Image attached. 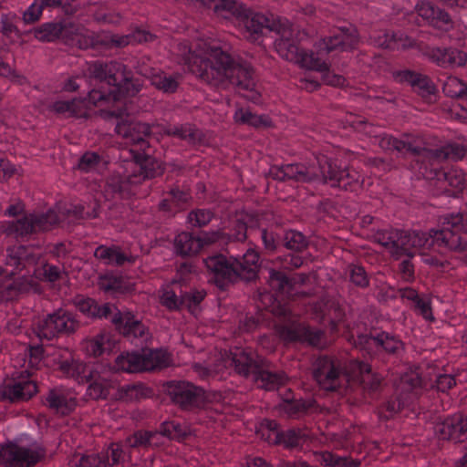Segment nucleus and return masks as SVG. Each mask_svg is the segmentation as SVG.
Instances as JSON below:
<instances>
[{"mask_svg": "<svg viewBox=\"0 0 467 467\" xmlns=\"http://www.w3.org/2000/svg\"><path fill=\"white\" fill-rule=\"evenodd\" d=\"M105 164L106 162L98 153L88 151L79 159L78 168L86 172L100 171L104 169Z\"/></svg>", "mask_w": 467, "mask_h": 467, "instance_id": "44", "label": "nucleus"}, {"mask_svg": "<svg viewBox=\"0 0 467 467\" xmlns=\"http://www.w3.org/2000/svg\"><path fill=\"white\" fill-rule=\"evenodd\" d=\"M112 323L119 333L123 334L136 345L147 339V329L139 320L134 318L131 312H118L112 317Z\"/></svg>", "mask_w": 467, "mask_h": 467, "instance_id": "23", "label": "nucleus"}, {"mask_svg": "<svg viewBox=\"0 0 467 467\" xmlns=\"http://www.w3.org/2000/svg\"><path fill=\"white\" fill-rule=\"evenodd\" d=\"M370 39L375 46L390 50H403L414 45L413 39L401 31L381 30L373 33Z\"/></svg>", "mask_w": 467, "mask_h": 467, "instance_id": "27", "label": "nucleus"}, {"mask_svg": "<svg viewBox=\"0 0 467 467\" xmlns=\"http://www.w3.org/2000/svg\"><path fill=\"white\" fill-rule=\"evenodd\" d=\"M431 59L442 67L467 65V54L451 47H436L430 52Z\"/></svg>", "mask_w": 467, "mask_h": 467, "instance_id": "30", "label": "nucleus"}, {"mask_svg": "<svg viewBox=\"0 0 467 467\" xmlns=\"http://www.w3.org/2000/svg\"><path fill=\"white\" fill-rule=\"evenodd\" d=\"M71 463L78 467H107L103 452L76 455Z\"/></svg>", "mask_w": 467, "mask_h": 467, "instance_id": "47", "label": "nucleus"}, {"mask_svg": "<svg viewBox=\"0 0 467 467\" xmlns=\"http://www.w3.org/2000/svg\"><path fill=\"white\" fill-rule=\"evenodd\" d=\"M166 389L171 400L183 410H191L204 407L205 402L209 400L203 389L189 381H171Z\"/></svg>", "mask_w": 467, "mask_h": 467, "instance_id": "17", "label": "nucleus"}, {"mask_svg": "<svg viewBox=\"0 0 467 467\" xmlns=\"http://www.w3.org/2000/svg\"><path fill=\"white\" fill-rule=\"evenodd\" d=\"M275 444L282 445L287 449H298L307 442L309 435L302 429H288L282 431L281 434H275Z\"/></svg>", "mask_w": 467, "mask_h": 467, "instance_id": "33", "label": "nucleus"}, {"mask_svg": "<svg viewBox=\"0 0 467 467\" xmlns=\"http://www.w3.org/2000/svg\"><path fill=\"white\" fill-rule=\"evenodd\" d=\"M434 431L441 440L462 442L467 439V415L449 416L435 425Z\"/></svg>", "mask_w": 467, "mask_h": 467, "instance_id": "22", "label": "nucleus"}, {"mask_svg": "<svg viewBox=\"0 0 467 467\" xmlns=\"http://www.w3.org/2000/svg\"><path fill=\"white\" fill-rule=\"evenodd\" d=\"M355 345L369 356L384 351L388 354H397L402 349V342L388 332L376 335L361 334L355 340Z\"/></svg>", "mask_w": 467, "mask_h": 467, "instance_id": "18", "label": "nucleus"}, {"mask_svg": "<svg viewBox=\"0 0 467 467\" xmlns=\"http://www.w3.org/2000/svg\"><path fill=\"white\" fill-rule=\"evenodd\" d=\"M376 243L392 255H406L399 265L401 278L414 279V268L410 260L420 249H431L440 254L467 251V212L451 213L443 216L438 228L429 232L418 230L381 229L373 234Z\"/></svg>", "mask_w": 467, "mask_h": 467, "instance_id": "4", "label": "nucleus"}, {"mask_svg": "<svg viewBox=\"0 0 467 467\" xmlns=\"http://www.w3.org/2000/svg\"><path fill=\"white\" fill-rule=\"evenodd\" d=\"M88 70L96 87L88 91L85 103L115 118L116 132L130 146L120 151L119 163L105 182V192L112 197L129 198L134 194L135 186L162 172L161 163L145 152L149 147V127L132 117L138 110L133 98L141 85L126 73V67L120 62L96 61Z\"/></svg>", "mask_w": 467, "mask_h": 467, "instance_id": "1", "label": "nucleus"}, {"mask_svg": "<svg viewBox=\"0 0 467 467\" xmlns=\"http://www.w3.org/2000/svg\"><path fill=\"white\" fill-rule=\"evenodd\" d=\"M169 353L162 348L147 349L141 353L123 352L115 360V368L124 372L134 373L144 370L162 369L171 365Z\"/></svg>", "mask_w": 467, "mask_h": 467, "instance_id": "14", "label": "nucleus"}, {"mask_svg": "<svg viewBox=\"0 0 467 467\" xmlns=\"http://www.w3.org/2000/svg\"><path fill=\"white\" fill-rule=\"evenodd\" d=\"M43 5H40L38 0L35 2L24 12L23 19L25 23L31 24L36 22L43 11Z\"/></svg>", "mask_w": 467, "mask_h": 467, "instance_id": "56", "label": "nucleus"}, {"mask_svg": "<svg viewBox=\"0 0 467 467\" xmlns=\"http://www.w3.org/2000/svg\"><path fill=\"white\" fill-rule=\"evenodd\" d=\"M277 331L280 337L286 342H307L315 347L321 346L324 335L320 329L312 328L296 321L279 326Z\"/></svg>", "mask_w": 467, "mask_h": 467, "instance_id": "19", "label": "nucleus"}, {"mask_svg": "<svg viewBox=\"0 0 467 467\" xmlns=\"http://www.w3.org/2000/svg\"><path fill=\"white\" fill-rule=\"evenodd\" d=\"M269 175L281 182L327 184L349 191H354L360 180L358 171L338 165L337 161L324 154H316L305 163L274 165L269 169Z\"/></svg>", "mask_w": 467, "mask_h": 467, "instance_id": "6", "label": "nucleus"}, {"mask_svg": "<svg viewBox=\"0 0 467 467\" xmlns=\"http://www.w3.org/2000/svg\"><path fill=\"white\" fill-rule=\"evenodd\" d=\"M282 246L288 250L301 252L307 247L306 237L295 230L285 231L281 237Z\"/></svg>", "mask_w": 467, "mask_h": 467, "instance_id": "42", "label": "nucleus"}, {"mask_svg": "<svg viewBox=\"0 0 467 467\" xmlns=\"http://www.w3.org/2000/svg\"><path fill=\"white\" fill-rule=\"evenodd\" d=\"M393 77L397 82L410 86L412 90L423 99L429 98L435 92V86L432 81L420 73L403 69L396 71Z\"/></svg>", "mask_w": 467, "mask_h": 467, "instance_id": "25", "label": "nucleus"}, {"mask_svg": "<svg viewBox=\"0 0 467 467\" xmlns=\"http://www.w3.org/2000/svg\"><path fill=\"white\" fill-rule=\"evenodd\" d=\"M0 77L8 78L12 80H18L21 76L18 75L7 63L0 57Z\"/></svg>", "mask_w": 467, "mask_h": 467, "instance_id": "62", "label": "nucleus"}, {"mask_svg": "<svg viewBox=\"0 0 467 467\" xmlns=\"http://www.w3.org/2000/svg\"><path fill=\"white\" fill-rule=\"evenodd\" d=\"M81 310L83 312H87L88 315L93 317H98L99 318H107L110 319L112 322V317L118 312H121L117 309V307L110 304H103L98 305L93 300L88 299L81 306Z\"/></svg>", "mask_w": 467, "mask_h": 467, "instance_id": "40", "label": "nucleus"}, {"mask_svg": "<svg viewBox=\"0 0 467 467\" xmlns=\"http://www.w3.org/2000/svg\"><path fill=\"white\" fill-rule=\"evenodd\" d=\"M311 401L304 400H296L293 394L289 392L280 403V410L289 418L297 419L302 417L311 407Z\"/></svg>", "mask_w": 467, "mask_h": 467, "instance_id": "36", "label": "nucleus"}, {"mask_svg": "<svg viewBox=\"0 0 467 467\" xmlns=\"http://www.w3.org/2000/svg\"><path fill=\"white\" fill-rule=\"evenodd\" d=\"M313 377L318 386L327 391H341L350 382L359 384L364 389L376 391L382 380L366 362L352 358L343 367L338 358L327 355L319 356L316 359Z\"/></svg>", "mask_w": 467, "mask_h": 467, "instance_id": "7", "label": "nucleus"}, {"mask_svg": "<svg viewBox=\"0 0 467 467\" xmlns=\"http://www.w3.org/2000/svg\"><path fill=\"white\" fill-rule=\"evenodd\" d=\"M318 461L330 467H358L360 464L358 460H353L346 455L339 456L327 451L320 452Z\"/></svg>", "mask_w": 467, "mask_h": 467, "instance_id": "41", "label": "nucleus"}, {"mask_svg": "<svg viewBox=\"0 0 467 467\" xmlns=\"http://www.w3.org/2000/svg\"><path fill=\"white\" fill-rule=\"evenodd\" d=\"M98 285L107 296H118L130 289L129 282L124 276L114 271H107L99 276Z\"/></svg>", "mask_w": 467, "mask_h": 467, "instance_id": "31", "label": "nucleus"}, {"mask_svg": "<svg viewBox=\"0 0 467 467\" xmlns=\"http://www.w3.org/2000/svg\"><path fill=\"white\" fill-rule=\"evenodd\" d=\"M150 431H138L126 440L130 448H150Z\"/></svg>", "mask_w": 467, "mask_h": 467, "instance_id": "54", "label": "nucleus"}, {"mask_svg": "<svg viewBox=\"0 0 467 467\" xmlns=\"http://www.w3.org/2000/svg\"><path fill=\"white\" fill-rule=\"evenodd\" d=\"M182 60L190 70L208 84L218 88L234 86L253 103L260 102L255 73L247 62H236L217 42L200 40L182 47Z\"/></svg>", "mask_w": 467, "mask_h": 467, "instance_id": "5", "label": "nucleus"}, {"mask_svg": "<svg viewBox=\"0 0 467 467\" xmlns=\"http://www.w3.org/2000/svg\"><path fill=\"white\" fill-rule=\"evenodd\" d=\"M415 9L420 17L435 27L446 30L451 26V16L430 1L419 2Z\"/></svg>", "mask_w": 467, "mask_h": 467, "instance_id": "28", "label": "nucleus"}, {"mask_svg": "<svg viewBox=\"0 0 467 467\" xmlns=\"http://www.w3.org/2000/svg\"><path fill=\"white\" fill-rule=\"evenodd\" d=\"M415 309L422 317L428 321L434 320L431 310V300L429 296L422 295L416 302L413 303Z\"/></svg>", "mask_w": 467, "mask_h": 467, "instance_id": "53", "label": "nucleus"}, {"mask_svg": "<svg viewBox=\"0 0 467 467\" xmlns=\"http://www.w3.org/2000/svg\"><path fill=\"white\" fill-rule=\"evenodd\" d=\"M351 433L348 431H342L333 435V443L335 448L348 450L351 447Z\"/></svg>", "mask_w": 467, "mask_h": 467, "instance_id": "58", "label": "nucleus"}, {"mask_svg": "<svg viewBox=\"0 0 467 467\" xmlns=\"http://www.w3.org/2000/svg\"><path fill=\"white\" fill-rule=\"evenodd\" d=\"M435 383L438 390L445 392L455 386L456 380L451 375L441 374L437 376Z\"/></svg>", "mask_w": 467, "mask_h": 467, "instance_id": "60", "label": "nucleus"}, {"mask_svg": "<svg viewBox=\"0 0 467 467\" xmlns=\"http://www.w3.org/2000/svg\"><path fill=\"white\" fill-rule=\"evenodd\" d=\"M86 2L81 0H60V12L66 15L81 16L84 13L93 16V18L101 23H112L109 16L104 11L102 6L96 5H88L84 8Z\"/></svg>", "mask_w": 467, "mask_h": 467, "instance_id": "26", "label": "nucleus"}, {"mask_svg": "<svg viewBox=\"0 0 467 467\" xmlns=\"http://www.w3.org/2000/svg\"><path fill=\"white\" fill-rule=\"evenodd\" d=\"M194 267L191 263H182L173 279L171 285L162 289L160 296L161 303L169 310H180L187 308L194 313L206 293L203 289H196L191 286Z\"/></svg>", "mask_w": 467, "mask_h": 467, "instance_id": "12", "label": "nucleus"}, {"mask_svg": "<svg viewBox=\"0 0 467 467\" xmlns=\"http://www.w3.org/2000/svg\"><path fill=\"white\" fill-rule=\"evenodd\" d=\"M62 376L73 378L78 383H89L87 395L93 400L106 399L109 395V383L107 380L94 373L91 367L78 360L71 362L60 360V378Z\"/></svg>", "mask_w": 467, "mask_h": 467, "instance_id": "15", "label": "nucleus"}, {"mask_svg": "<svg viewBox=\"0 0 467 467\" xmlns=\"http://www.w3.org/2000/svg\"><path fill=\"white\" fill-rule=\"evenodd\" d=\"M268 283L276 294L290 296L292 293L293 282L285 272L271 269Z\"/></svg>", "mask_w": 467, "mask_h": 467, "instance_id": "38", "label": "nucleus"}, {"mask_svg": "<svg viewBox=\"0 0 467 467\" xmlns=\"http://www.w3.org/2000/svg\"><path fill=\"white\" fill-rule=\"evenodd\" d=\"M15 171V167L8 161L0 160V182L8 180Z\"/></svg>", "mask_w": 467, "mask_h": 467, "instance_id": "61", "label": "nucleus"}, {"mask_svg": "<svg viewBox=\"0 0 467 467\" xmlns=\"http://www.w3.org/2000/svg\"><path fill=\"white\" fill-rule=\"evenodd\" d=\"M31 290L36 293L39 292L37 283L33 279H27L26 277L19 278L1 286V294L6 300H14L18 296L28 293Z\"/></svg>", "mask_w": 467, "mask_h": 467, "instance_id": "34", "label": "nucleus"}, {"mask_svg": "<svg viewBox=\"0 0 467 467\" xmlns=\"http://www.w3.org/2000/svg\"><path fill=\"white\" fill-rule=\"evenodd\" d=\"M137 72L149 78L150 84L163 93H174L179 87L180 74H170L161 71L150 65H147L144 59L139 63Z\"/></svg>", "mask_w": 467, "mask_h": 467, "instance_id": "21", "label": "nucleus"}, {"mask_svg": "<svg viewBox=\"0 0 467 467\" xmlns=\"http://www.w3.org/2000/svg\"><path fill=\"white\" fill-rule=\"evenodd\" d=\"M247 226L244 220L234 216L219 231L204 232L202 236L182 232L174 239L175 252L182 256L197 254L205 244L244 242L246 239Z\"/></svg>", "mask_w": 467, "mask_h": 467, "instance_id": "11", "label": "nucleus"}, {"mask_svg": "<svg viewBox=\"0 0 467 467\" xmlns=\"http://www.w3.org/2000/svg\"><path fill=\"white\" fill-rule=\"evenodd\" d=\"M422 391L421 379L414 373L400 377L396 386L395 395L389 398L378 410L381 420H389L400 411L411 408Z\"/></svg>", "mask_w": 467, "mask_h": 467, "instance_id": "13", "label": "nucleus"}, {"mask_svg": "<svg viewBox=\"0 0 467 467\" xmlns=\"http://www.w3.org/2000/svg\"><path fill=\"white\" fill-rule=\"evenodd\" d=\"M209 281L219 289L224 290L239 279L253 281L259 270V254L248 249L243 255L226 257L215 254L203 259Z\"/></svg>", "mask_w": 467, "mask_h": 467, "instance_id": "8", "label": "nucleus"}, {"mask_svg": "<svg viewBox=\"0 0 467 467\" xmlns=\"http://www.w3.org/2000/svg\"><path fill=\"white\" fill-rule=\"evenodd\" d=\"M161 431L170 440H183L190 431L185 425L176 421H164L161 423Z\"/></svg>", "mask_w": 467, "mask_h": 467, "instance_id": "45", "label": "nucleus"}, {"mask_svg": "<svg viewBox=\"0 0 467 467\" xmlns=\"http://www.w3.org/2000/svg\"><path fill=\"white\" fill-rule=\"evenodd\" d=\"M96 258L101 260L106 265L120 266L125 264H133L136 257L126 254L119 246L99 245L94 252Z\"/></svg>", "mask_w": 467, "mask_h": 467, "instance_id": "32", "label": "nucleus"}, {"mask_svg": "<svg viewBox=\"0 0 467 467\" xmlns=\"http://www.w3.org/2000/svg\"><path fill=\"white\" fill-rule=\"evenodd\" d=\"M261 427L263 429H265L267 433H264L262 434L263 438H265V440H267L269 442H273L275 443V434H281V431H279L278 430V424L275 420H264L262 424H261Z\"/></svg>", "mask_w": 467, "mask_h": 467, "instance_id": "57", "label": "nucleus"}, {"mask_svg": "<svg viewBox=\"0 0 467 467\" xmlns=\"http://www.w3.org/2000/svg\"><path fill=\"white\" fill-rule=\"evenodd\" d=\"M372 142L387 152H397L411 158V169L426 180L436 181L441 192L458 197L467 190V173L459 167L444 171V161H458L467 154V148L460 142H447L437 149H426L421 139L405 133L396 138L386 132L376 133Z\"/></svg>", "mask_w": 467, "mask_h": 467, "instance_id": "3", "label": "nucleus"}, {"mask_svg": "<svg viewBox=\"0 0 467 467\" xmlns=\"http://www.w3.org/2000/svg\"><path fill=\"white\" fill-rule=\"evenodd\" d=\"M234 121L239 124H246L254 128L266 127L270 121L266 116L256 115L249 109L240 108L234 115Z\"/></svg>", "mask_w": 467, "mask_h": 467, "instance_id": "39", "label": "nucleus"}, {"mask_svg": "<svg viewBox=\"0 0 467 467\" xmlns=\"http://www.w3.org/2000/svg\"><path fill=\"white\" fill-rule=\"evenodd\" d=\"M86 214H88V213H86L84 207L80 205H77L72 209L67 210V217L68 218L69 223L82 219Z\"/></svg>", "mask_w": 467, "mask_h": 467, "instance_id": "63", "label": "nucleus"}, {"mask_svg": "<svg viewBox=\"0 0 467 467\" xmlns=\"http://www.w3.org/2000/svg\"><path fill=\"white\" fill-rule=\"evenodd\" d=\"M193 371L202 379L215 378L220 370L219 368H209L201 363H195L192 366Z\"/></svg>", "mask_w": 467, "mask_h": 467, "instance_id": "59", "label": "nucleus"}, {"mask_svg": "<svg viewBox=\"0 0 467 467\" xmlns=\"http://www.w3.org/2000/svg\"><path fill=\"white\" fill-rule=\"evenodd\" d=\"M160 130L167 135L174 136L189 143H196L200 140V132L190 124L180 126H160Z\"/></svg>", "mask_w": 467, "mask_h": 467, "instance_id": "37", "label": "nucleus"}, {"mask_svg": "<svg viewBox=\"0 0 467 467\" xmlns=\"http://www.w3.org/2000/svg\"><path fill=\"white\" fill-rule=\"evenodd\" d=\"M58 319L57 314L55 312L42 322L39 326L37 336L42 339L46 338L47 340L56 338L58 334V327L57 321Z\"/></svg>", "mask_w": 467, "mask_h": 467, "instance_id": "48", "label": "nucleus"}, {"mask_svg": "<svg viewBox=\"0 0 467 467\" xmlns=\"http://www.w3.org/2000/svg\"><path fill=\"white\" fill-rule=\"evenodd\" d=\"M169 195L171 200L175 202L177 205L180 203H184L188 200V193L180 190L179 188H172L169 192Z\"/></svg>", "mask_w": 467, "mask_h": 467, "instance_id": "64", "label": "nucleus"}, {"mask_svg": "<svg viewBox=\"0 0 467 467\" xmlns=\"http://www.w3.org/2000/svg\"><path fill=\"white\" fill-rule=\"evenodd\" d=\"M67 23L60 21V45L63 43L70 47H78L79 49H94L102 52L112 47H122L130 44L148 42L152 39V35L142 29H136L131 34L119 36L109 33H82L77 30L67 35Z\"/></svg>", "mask_w": 467, "mask_h": 467, "instance_id": "10", "label": "nucleus"}, {"mask_svg": "<svg viewBox=\"0 0 467 467\" xmlns=\"http://www.w3.org/2000/svg\"><path fill=\"white\" fill-rule=\"evenodd\" d=\"M214 216L215 214L211 209L199 208L188 213L187 221L192 227L202 228L206 226Z\"/></svg>", "mask_w": 467, "mask_h": 467, "instance_id": "46", "label": "nucleus"}, {"mask_svg": "<svg viewBox=\"0 0 467 467\" xmlns=\"http://www.w3.org/2000/svg\"><path fill=\"white\" fill-rule=\"evenodd\" d=\"M281 237L275 234L273 232L263 229L261 231V238L265 248L269 252L275 251L279 246L282 245Z\"/></svg>", "mask_w": 467, "mask_h": 467, "instance_id": "55", "label": "nucleus"}, {"mask_svg": "<svg viewBox=\"0 0 467 467\" xmlns=\"http://www.w3.org/2000/svg\"><path fill=\"white\" fill-rule=\"evenodd\" d=\"M35 36L40 41H55L58 38V27L57 24L47 23L34 31Z\"/></svg>", "mask_w": 467, "mask_h": 467, "instance_id": "50", "label": "nucleus"}, {"mask_svg": "<svg viewBox=\"0 0 467 467\" xmlns=\"http://www.w3.org/2000/svg\"><path fill=\"white\" fill-rule=\"evenodd\" d=\"M115 340L111 339L109 333H100L84 344L86 352L94 357H99L112 350Z\"/></svg>", "mask_w": 467, "mask_h": 467, "instance_id": "35", "label": "nucleus"}, {"mask_svg": "<svg viewBox=\"0 0 467 467\" xmlns=\"http://www.w3.org/2000/svg\"><path fill=\"white\" fill-rule=\"evenodd\" d=\"M40 459V455L30 449L7 443L0 447V462L9 467H31Z\"/></svg>", "mask_w": 467, "mask_h": 467, "instance_id": "20", "label": "nucleus"}, {"mask_svg": "<svg viewBox=\"0 0 467 467\" xmlns=\"http://www.w3.org/2000/svg\"><path fill=\"white\" fill-rule=\"evenodd\" d=\"M102 452L107 467L123 462L127 455V452L123 449L122 445L119 443H112L108 447L106 451Z\"/></svg>", "mask_w": 467, "mask_h": 467, "instance_id": "49", "label": "nucleus"}, {"mask_svg": "<svg viewBox=\"0 0 467 467\" xmlns=\"http://www.w3.org/2000/svg\"><path fill=\"white\" fill-rule=\"evenodd\" d=\"M79 324L76 319L75 315L68 311L62 312L60 308V334H71L76 331Z\"/></svg>", "mask_w": 467, "mask_h": 467, "instance_id": "52", "label": "nucleus"}, {"mask_svg": "<svg viewBox=\"0 0 467 467\" xmlns=\"http://www.w3.org/2000/svg\"><path fill=\"white\" fill-rule=\"evenodd\" d=\"M36 263L37 256L27 246H13L6 250L5 264L17 273L34 267Z\"/></svg>", "mask_w": 467, "mask_h": 467, "instance_id": "29", "label": "nucleus"}, {"mask_svg": "<svg viewBox=\"0 0 467 467\" xmlns=\"http://www.w3.org/2000/svg\"><path fill=\"white\" fill-rule=\"evenodd\" d=\"M349 279L352 284L361 288L367 287L369 284L367 273L360 265L349 266Z\"/></svg>", "mask_w": 467, "mask_h": 467, "instance_id": "51", "label": "nucleus"}, {"mask_svg": "<svg viewBox=\"0 0 467 467\" xmlns=\"http://www.w3.org/2000/svg\"><path fill=\"white\" fill-rule=\"evenodd\" d=\"M442 90L448 97L467 99V85L456 77H447L442 83Z\"/></svg>", "mask_w": 467, "mask_h": 467, "instance_id": "43", "label": "nucleus"}, {"mask_svg": "<svg viewBox=\"0 0 467 467\" xmlns=\"http://www.w3.org/2000/svg\"><path fill=\"white\" fill-rule=\"evenodd\" d=\"M57 221V215L52 211L41 214L30 213L16 221L4 222L1 230L6 235L20 238L47 230Z\"/></svg>", "mask_w": 467, "mask_h": 467, "instance_id": "16", "label": "nucleus"}, {"mask_svg": "<svg viewBox=\"0 0 467 467\" xmlns=\"http://www.w3.org/2000/svg\"><path fill=\"white\" fill-rule=\"evenodd\" d=\"M29 373L27 370L21 372L18 380L6 384L0 390L2 400H8L11 402L29 400L36 393L37 388L34 381L28 380Z\"/></svg>", "mask_w": 467, "mask_h": 467, "instance_id": "24", "label": "nucleus"}, {"mask_svg": "<svg viewBox=\"0 0 467 467\" xmlns=\"http://www.w3.org/2000/svg\"><path fill=\"white\" fill-rule=\"evenodd\" d=\"M186 5L200 11L213 10L224 19H233L244 36L256 41L260 36L275 32L279 36L275 41V47L280 57L299 65L302 68L321 73L323 81L330 86L341 87L346 79L329 69L325 55L332 51H348L358 43L357 29L352 25L335 27L330 35L317 43V52L299 47V42L306 36L294 26L286 18H274L255 12L236 0H182Z\"/></svg>", "mask_w": 467, "mask_h": 467, "instance_id": "2", "label": "nucleus"}, {"mask_svg": "<svg viewBox=\"0 0 467 467\" xmlns=\"http://www.w3.org/2000/svg\"><path fill=\"white\" fill-rule=\"evenodd\" d=\"M224 366H231L239 375L251 377L259 388L274 390L284 385L283 372H274L265 367L264 360L250 348H236L226 355Z\"/></svg>", "mask_w": 467, "mask_h": 467, "instance_id": "9", "label": "nucleus"}]
</instances>
